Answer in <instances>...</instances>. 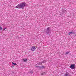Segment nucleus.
Here are the masks:
<instances>
[{
	"mask_svg": "<svg viewBox=\"0 0 76 76\" xmlns=\"http://www.w3.org/2000/svg\"><path fill=\"white\" fill-rule=\"evenodd\" d=\"M27 6V4L24 2H23L20 4H18L16 7L17 9H22L24 8L25 7Z\"/></svg>",
	"mask_w": 76,
	"mask_h": 76,
	"instance_id": "nucleus-1",
	"label": "nucleus"
},
{
	"mask_svg": "<svg viewBox=\"0 0 76 76\" xmlns=\"http://www.w3.org/2000/svg\"><path fill=\"white\" fill-rule=\"evenodd\" d=\"M50 27H48L47 28V29L46 30V31L45 30L44 31V32L46 33L47 34H49V32H50Z\"/></svg>",
	"mask_w": 76,
	"mask_h": 76,
	"instance_id": "nucleus-2",
	"label": "nucleus"
},
{
	"mask_svg": "<svg viewBox=\"0 0 76 76\" xmlns=\"http://www.w3.org/2000/svg\"><path fill=\"white\" fill-rule=\"evenodd\" d=\"M75 66H76V65L74 64H71V66H70V68L72 69H74L75 68Z\"/></svg>",
	"mask_w": 76,
	"mask_h": 76,
	"instance_id": "nucleus-3",
	"label": "nucleus"
},
{
	"mask_svg": "<svg viewBox=\"0 0 76 76\" xmlns=\"http://www.w3.org/2000/svg\"><path fill=\"white\" fill-rule=\"evenodd\" d=\"M31 51H35L36 48L35 46H32L31 48Z\"/></svg>",
	"mask_w": 76,
	"mask_h": 76,
	"instance_id": "nucleus-4",
	"label": "nucleus"
},
{
	"mask_svg": "<svg viewBox=\"0 0 76 76\" xmlns=\"http://www.w3.org/2000/svg\"><path fill=\"white\" fill-rule=\"evenodd\" d=\"M76 32L73 31H70L69 32V35H71V34H75Z\"/></svg>",
	"mask_w": 76,
	"mask_h": 76,
	"instance_id": "nucleus-5",
	"label": "nucleus"
},
{
	"mask_svg": "<svg viewBox=\"0 0 76 76\" xmlns=\"http://www.w3.org/2000/svg\"><path fill=\"white\" fill-rule=\"evenodd\" d=\"M64 76H70V75L69 74V73L68 72H66V73L64 75Z\"/></svg>",
	"mask_w": 76,
	"mask_h": 76,
	"instance_id": "nucleus-6",
	"label": "nucleus"
},
{
	"mask_svg": "<svg viewBox=\"0 0 76 76\" xmlns=\"http://www.w3.org/2000/svg\"><path fill=\"white\" fill-rule=\"evenodd\" d=\"M23 61L24 62H26L28 61V59H23Z\"/></svg>",
	"mask_w": 76,
	"mask_h": 76,
	"instance_id": "nucleus-7",
	"label": "nucleus"
},
{
	"mask_svg": "<svg viewBox=\"0 0 76 76\" xmlns=\"http://www.w3.org/2000/svg\"><path fill=\"white\" fill-rule=\"evenodd\" d=\"M42 63L39 62L37 64H36L37 66H38V65H42Z\"/></svg>",
	"mask_w": 76,
	"mask_h": 76,
	"instance_id": "nucleus-8",
	"label": "nucleus"
},
{
	"mask_svg": "<svg viewBox=\"0 0 76 76\" xmlns=\"http://www.w3.org/2000/svg\"><path fill=\"white\" fill-rule=\"evenodd\" d=\"M46 62H47V61L45 60L43 61V63H46Z\"/></svg>",
	"mask_w": 76,
	"mask_h": 76,
	"instance_id": "nucleus-9",
	"label": "nucleus"
},
{
	"mask_svg": "<svg viewBox=\"0 0 76 76\" xmlns=\"http://www.w3.org/2000/svg\"><path fill=\"white\" fill-rule=\"evenodd\" d=\"M12 64H14V65H16V64L14 62H12Z\"/></svg>",
	"mask_w": 76,
	"mask_h": 76,
	"instance_id": "nucleus-10",
	"label": "nucleus"
},
{
	"mask_svg": "<svg viewBox=\"0 0 76 76\" xmlns=\"http://www.w3.org/2000/svg\"><path fill=\"white\" fill-rule=\"evenodd\" d=\"M69 54V52H66L65 53L66 54Z\"/></svg>",
	"mask_w": 76,
	"mask_h": 76,
	"instance_id": "nucleus-11",
	"label": "nucleus"
},
{
	"mask_svg": "<svg viewBox=\"0 0 76 76\" xmlns=\"http://www.w3.org/2000/svg\"><path fill=\"white\" fill-rule=\"evenodd\" d=\"M42 69H44V68H45V67L44 66H42Z\"/></svg>",
	"mask_w": 76,
	"mask_h": 76,
	"instance_id": "nucleus-12",
	"label": "nucleus"
},
{
	"mask_svg": "<svg viewBox=\"0 0 76 76\" xmlns=\"http://www.w3.org/2000/svg\"><path fill=\"white\" fill-rule=\"evenodd\" d=\"M44 74H45V72H44L41 74V75H44Z\"/></svg>",
	"mask_w": 76,
	"mask_h": 76,
	"instance_id": "nucleus-13",
	"label": "nucleus"
},
{
	"mask_svg": "<svg viewBox=\"0 0 76 76\" xmlns=\"http://www.w3.org/2000/svg\"><path fill=\"white\" fill-rule=\"evenodd\" d=\"M36 67H39V66H36L35 65Z\"/></svg>",
	"mask_w": 76,
	"mask_h": 76,
	"instance_id": "nucleus-14",
	"label": "nucleus"
},
{
	"mask_svg": "<svg viewBox=\"0 0 76 76\" xmlns=\"http://www.w3.org/2000/svg\"><path fill=\"white\" fill-rule=\"evenodd\" d=\"M0 30H2L3 29V28L2 27L0 28Z\"/></svg>",
	"mask_w": 76,
	"mask_h": 76,
	"instance_id": "nucleus-15",
	"label": "nucleus"
},
{
	"mask_svg": "<svg viewBox=\"0 0 76 76\" xmlns=\"http://www.w3.org/2000/svg\"><path fill=\"white\" fill-rule=\"evenodd\" d=\"M7 29V28H4V30H5V29Z\"/></svg>",
	"mask_w": 76,
	"mask_h": 76,
	"instance_id": "nucleus-16",
	"label": "nucleus"
},
{
	"mask_svg": "<svg viewBox=\"0 0 76 76\" xmlns=\"http://www.w3.org/2000/svg\"><path fill=\"white\" fill-rule=\"evenodd\" d=\"M40 63H42H42H44V61H42V62H40Z\"/></svg>",
	"mask_w": 76,
	"mask_h": 76,
	"instance_id": "nucleus-17",
	"label": "nucleus"
},
{
	"mask_svg": "<svg viewBox=\"0 0 76 76\" xmlns=\"http://www.w3.org/2000/svg\"><path fill=\"white\" fill-rule=\"evenodd\" d=\"M31 73H32V72H31Z\"/></svg>",
	"mask_w": 76,
	"mask_h": 76,
	"instance_id": "nucleus-18",
	"label": "nucleus"
}]
</instances>
